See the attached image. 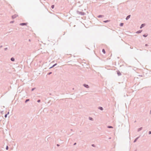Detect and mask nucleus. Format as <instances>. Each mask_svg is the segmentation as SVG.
Returning a JSON list of instances; mask_svg holds the SVG:
<instances>
[{"mask_svg":"<svg viewBox=\"0 0 151 151\" xmlns=\"http://www.w3.org/2000/svg\"><path fill=\"white\" fill-rule=\"evenodd\" d=\"M40 102V99H38L37 101V102L38 103H39Z\"/></svg>","mask_w":151,"mask_h":151,"instance_id":"nucleus-27","label":"nucleus"},{"mask_svg":"<svg viewBox=\"0 0 151 151\" xmlns=\"http://www.w3.org/2000/svg\"><path fill=\"white\" fill-rule=\"evenodd\" d=\"M102 52L104 53L105 54L106 53L105 50L104 49H103L102 50Z\"/></svg>","mask_w":151,"mask_h":151,"instance_id":"nucleus-18","label":"nucleus"},{"mask_svg":"<svg viewBox=\"0 0 151 151\" xmlns=\"http://www.w3.org/2000/svg\"><path fill=\"white\" fill-rule=\"evenodd\" d=\"M89 119L90 120H93V118L91 117H89Z\"/></svg>","mask_w":151,"mask_h":151,"instance_id":"nucleus-20","label":"nucleus"},{"mask_svg":"<svg viewBox=\"0 0 151 151\" xmlns=\"http://www.w3.org/2000/svg\"><path fill=\"white\" fill-rule=\"evenodd\" d=\"M142 129V127H141L138 129L137 130V131L139 132Z\"/></svg>","mask_w":151,"mask_h":151,"instance_id":"nucleus-11","label":"nucleus"},{"mask_svg":"<svg viewBox=\"0 0 151 151\" xmlns=\"http://www.w3.org/2000/svg\"><path fill=\"white\" fill-rule=\"evenodd\" d=\"M9 114V112H8L6 114L8 115V114Z\"/></svg>","mask_w":151,"mask_h":151,"instance_id":"nucleus-36","label":"nucleus"},{"mask_svg":"<svg viewBox=\"0 0 151 151\" xmlns=\"http://www.w3.org/2000/svg\"><path fill=\"white\" fill-rule=\"evenodd\" d=\"M29 41H30V39H29Z\"/></svg>","mask_w":151,"mask_h":151,"instance_id":"nucleus-41","label":"nucleus"},{"mask_svg":"<svg viewBox=\"0 0 151 151\" xmlns=\"http://www.w3.org/2000/svg\"><path fill=\"white\" fill-rule=\"evenodd\" d=\"M83 86L86 88H89V86L88 85L86 84H83Z\"/></svg>","mask_w":151,"mask_h":151,"instance_id":"nucleus-5","label":"nucleus"},{"mask_svg":"<svg viewBox=\"0 0 151 151\" xmlns=\"http://www.w3.org/2000/svg\"><path fill=\"white\" fill-rule=\"evenodd\" d=\"M148 34H144L143 35V36L145 37H146L148 36Z\"/></svg>","mask_w":151,"mask_h":151,"instance_id":"nucleus-15","label":"nucleus"},{"mask_svg":"<svg viewBox=\"0 0 151 151\" xmlns=\"http://www.w3.org/2000/svg\"><path fill=\"white\" fill-rule=\"evenodd\" d=\"M57 145L58 146H60V145L58 144Z\"/></svg>","mask_w":151,"mask_h":151,"instance_id":"nucleus-37","label":"nucleus"},{"mask_svg":"<svg viewBox=\"0 0 151 151\" xmlns=\"http://www.w3.org/2000/svg\"><path fill=\"white\" fill-rule=\"evenodd\" d=\"M130 17H131L130 15H128L127 17L126 18V19L127 20H128L130 18Z\"/></svg>","mask_w":151,"mask_h":151,"instance_id":"nucleus-9","label":"nucleus"},{"mask_svg":"<svg viewBox=\"0 0 151 151\" xmlns=\"http://www.w3.org/2000/svg\"><path fill=\"white\" fill-rule=\"evenodd\" d=\"M27 23H20L19 24V25L21 26L26 25H27Z\"/></svg>","mask_w":151,"mask_h":151,"instance_id":"nucleus-2","label":"nucleus"},{"mask_svg":"<svg viewBox=\"0 0 151 151\" xmlns=\"http://www.w3.org/2000/svg\"><path fill=\"white\" fill-rule=\"evenodd\" d=\"M150 114H151V110H150Z\"/></svg>","mask_w":151,"mask_h":151,"instance_id":"nucleus-39","label":"nucleus"},{"mask_svg":"<svg viewBox=\"0 0 151 151\" xmlns=\"http://www.w3.org/2000/svg\"><path fill=\"white\" fill-rule=\"evenodd\" d=\"M145 25V23L142 24L140 27V29H142V27H144Z\"/></svg>","mask_w":151,"mask_h":151,"instance_id":"nucleus-6","label":"nucleus"},{"mask_svg":"<svg viewBox=\"0 0 151 151\" xmlns=\"http://www.w3.org/2000/svg\"><path fill=\"white\" fill-rule=\"evenodd\" d=\"M148 133L149 134H151V131H149L148 132Z\"/></svg>","mask_w":151,"mask_h":151,"instance_id":"nucleus-31","label":"nucleus"},{"mask_svg":"<svg viewBox=\"0 0 151 151\" xmlns=\"http://www.w3.org/2000/svg\"><path fill=\"white\" fill-rule=\"evenodd\" d=\"M52 73V72H49V73H47V75H50V74H51Z\"/></svg>","mask_w":151,"mask_h":151,"instance_id":"nucleus-25","label":"nucleus"},{"mask_svg":"<svg viewBox=\"0 0 151 151\" xmlns=\"http://www.w3.org/2000/svg\"><path fill=\"white\" fill-rule=\"evenodd\" d=\"M109 21H110L109 20H107L104 21H103V22L104 23H107V22H109Z\"/></svg>","mask_w":151,"mask_h":151,"instance_id":"nucleus-14","label":"nucleus"},{"mask_svg":"<svg viewBox=\"0 0 151 151\" xmlns=\"http://www.w3.org/2000/svg\"><path fill=\"white\" fill-rule=\"evenodd\" d=\"M104 17V16L103 15H100L98 16V17L99 18H101V17Z\"/></svg>","mask_w":151,"mask_h":151,"instance_id":"nucleus-10","label":"nucleus"},{"mask_svg":"<svg viewBox=\"0 0 151 151\" xmlns=\"http://www.w3.org/2000/svg\"><path fill=\"white\" fill-rule=\"evenodd\" d=\"M5 50H8V48L7 47H6L4 49Z\"/></svg>","mask_w":151,"mask_h":151,"instance_id":"nucleus-29","label":"nucleus"},{"mask_svg":"<svg viewBox=\"0 0 151 151\" xmlns=\"http://www.w3.org/2000/svg\"><path fill=\"white\" fill-rule=\"evenodd\" d=\"M116 72L118 76H120L121 75V73L119 70H117Z\"/></svg>","mask_w":151,"mask_h":151,"instance_id":"nucleus-4","label":"nucleus"},{"mask_svg":"<svg viewBox=\"0 0 151 151\" xmlns=\"http://www.w3.org/2000/svg\"><path fill=\"white\" fill-rule=\"evenodd\" d=\"M29 101V99H26L25 101V103H27L28 101Z\"/></svg>","mask_w":151,"mask_h":151,"instance_id":"nucleus-16","label":"nucleus"},{"mask_svg":"<svg viewBox=\"0 0 151 151\" xmlns=\"http://www.w3.org/2000/svg\"><path fill=\"white\" fill-rule=\"evenodd\" d=\"M111 137H109V139H111Z\"/></svg>","mask_w":151,"mask_h":151,"instance_id":"nucleus-40","label":"nucleus"},{"mask_svg":"<svg viewBox=\"0 0 151 151\" xmlns=\"http://www.w3.org/2000/svg\"><path fill=\"white\" fill-rule=\"evenodd\" d=\"M7 115L6 114H5L4 116V117L5 118H6L7 117Z\"/></svg>","mask_w":151,"mask_h":151,"instance_id":"nucleus-30","label":"nucleus"},{"mask_svg":"<svg viewBox=\"0 0 151 151\" xmlns=\"http://www.w3.org/2000/svg\"><path fill=\"white\" fill-rule=\"evenodd\" d=\"M107 128H113V127L111 126H107Z\"/></svg>","mask_w":151,"mask_h":151,"instance_id":"nucleus-17","label":"nucleus"},{"mask_svg":"<svg viewBox=\"0 0 151 151\" xmlns=\"http://www.w3.org/2000/svg\"><path fill=\"white\" fill-rule=\"evenodd\" d=\"M14 21H12L10 22V23H13L14 22Z\"/></svg>","mask_w":151,"mask_h":151,"instance_id":"nucleus-24","label":"nucleus"},{"mask_svg":"<svg viewBox=\"0 0 151 151\" xmlns=\"http://www.w3.org/2000/svg\"><path fill=\"white\" fill-rule=\"evenodd\" d=\"M57 65V63H56L53 65V66L55 67Z\"/></svg>","mask_w":151,"mask_h":151,"instance_id":"nucleus-28","label":"nucleus"},{"mask_svg":"<svg viewBox=\"0 0 151 151\" xmlns=\"http://www.w3.org/2000/svg\"><path fill=\"white\" fill-rule=\"evenodd\" d=\"M142 31V30H140L137 31L136 33L137 34H139Z\"/></svg>","mask_w":151,"mask_h":151,"instance_id":"nucleus-7","label":"nucleus"},{"mask_svg":"<svg viewBox=\"0 0 151 151\" xmlns=\"http://www.w3.org/2000/svg\"><path fill=\"white\" fill-rule=\"evenodd\" d=\"M140 136H139V137H137L134 140L133 142L134 143H135V142L137 141V140H138V139L139 138Z\"/></svg>","mask_w":151,"mask_h":151,"instance_id":"nucleus-8","label":"nucleus"},{"mask_svg":"<svg viewBox=\"0 0 151 151\" xmlns=\"http://www.w3.org/2000/svg\"><path fill=\"white\" fill-rule=\"evenodd\" d=\"M10 60L12 61H15V59L14 57L11 58Z\"/></svg>","mask_w":151,"mask_h":151,"instance_id":"nucleus-13","label":"nucleus"},{"mask_svg":"<svg viewBox=\"0 0 151 151\" xmlns=\"http://www.w3.org/2000/svg\"><path fill=\"white\" fill-rule=\"evenodd\" d=\"M145 46H148V45L147 44H146L145 45Z\"/></svg>","mask_w":151,"mask_h":151,"instance_id":"nucleus-34","label":"nucleus"},{"mask_svg":"<svg viewBox=\"0 0 151 151\" xmlns=\"http://www.w3.org/2000/svg\"><path fill=\"white\" fill-rule=\"evenodd\" d=\"M54 5H52L51 6V8L52 9H53L54 7Z\"/></svg>","mask_w":151,"mask_h":151,"instance_id":"nucleus-21","label":"nucleus"},{"mask_svg":"<svg viewBox=\"0 0 151 151\" xmlns=\"http://www.w3.org/2000/svg\"><path fill=\"white\" fill-rule=\"evenodd\" d=\"M53 67H54V66H53V65H52V66H51V67H50V68H50H50H53Z\"/></svg>","mask_w":151,"mask_h":151,"instance_id":"nucleus-32","label":"nucleus"},{"mask_svg":"<svg viewBox=\"0 0 151 151\" xmlns=\"http://www.w3.org/2000/svg\"><path fill=\"white\" fill-rule=\"evenodd\" d=\"M134 151H136V150H135Z\"/></svg>","mask_w":151,"mask_h":151,"instance_id":"nucleus-43","label":"nucleus"},{"mask_svg":"<svg viewBox=\"0 0 151 151\" xmlns=\"http://www.w3.org/2000/svg\"><path fill=\"white\" fill-rule=\"evenodd\" d=\"M91 146L93 147H95V145L94 144H92Z\"/></svg>","mask_w":151,"mask_h":151,"instance_id":"nucleus-26","label":"nucleus"},{"mask_svg":"<svg viewBox=\"0 0 151 151\" xmlns=\"http://www.w3.org/2000/svg\"><path fill=\"white\" fill-rule=\"evenodd\" d=\"M136 122V121H135L134 122Z\"/></svg>","mask_w":151,"mask_h":151,"instance_id":"nucleus-42","label":"nucleus"},{"mask_svg":"<svg viewBox=\"0 0 151 151\" xmlns=\"http://www.w3.org/2000/svg\"><path fill=\"white\" fill-rule=\"evenodd\" d=\"M124 25V23H121L120 24V25H119V26H120V27H122V26Z\"/></svg>","mask_w":151,"mask_h":151,"instance_id":"nucleus-19","label":"nucleus"},{"mask_svg":"<svg viewBox=\"0 0 151 151\" xmlns=\"http://www.w3.org/2000/svg\"><path fill=\"white\" fill-rule=\"evenodd\" d=\"M3 47V46L2 45H1L0 46V48H1L2 47Z\"/></svg>","mask_w":151,"mask_h":151,"instance_id":"nucleus-38","label":"nucleus"},{"mask_svg":"<svg viewBox=\"0 0 151 151\" xmlns=\"http://www.w3.org/2000/svg\"><path fill=\"white\" fill-rule=\"evenodd\" d=\"M76 142H75V143H74L73 145H76Z\"/></svg>","mask_w":151,"mask_h":151,"instance_id":"nucleus-35","label":"nucleus"},{"mask_svg":"<svg viewBox=\"0 0 151 151\" xmlns=\"http://www.w3.org/2000/svg\"><path fill=\"white\" fill-rule=\"evenodd\" d=\"M53 67H54V66H53V65H52V66H51V67H50V68H50H50H53Z\"/></svg>","mask_w":151,"mask_h":151,"instance_id":"nucleus-33","label":"nucleus"},{"mask_svg":"<svg viewBox=\"0 0 151 151\" xmlns=\"http://www.w3.org/2000/svg\"><path fill=\"white\" fill-rule=\"evenodd\" d=\"M18 16V15L17 14H15L13 15L12 16V18L13 19H14L15 18H16Z\"/></svg>","mask_w":151,"mask_h":151,"instance_id":"nucleus-3","label":"nucleus"},{"mask_svg":"<svg viewBox=\"0 0 151 151\" xmlns=\"http://www.w3.org/2000/svg\"><path fill=\"white\" fill-rule=\"evenodd\" d=\"M36 89V88H32L31 89V91H33L34 90H35V89Z\"/></svg>","mask_w":151,"mask_h":151,"instance_id":"nucleus-23","label":"nucleus"},{"mask_svg":"<svg viewBox=\"0 0 151 151\" xmlns=\"http://www.w3.org/2000/svg\"><path fill=\"white\" fill-rule=\"evenodd\" d=\"M98 109L100 110H103V108L102 107H101V106H99V107H98Z\"/></svg>","mask_w":151,"mask_h":151,"instance_id":"nucleus-12","label":"nucleus"},{"mask_svg":"<svg viewBox=\"0 0 151 151\" xmlns=\"http://www.w3.org/2000/svg\"><path fill=\"white\" fill-rule=\"evenodd\" d=\"M76 12H77V14H80V15H84L86 14V13L84 12H80L79 11H77Z\"/></svg>","mask_w":151,"mask_h":151,"instance_id":"nucleus-1","label":"nucleus"},{"mask_svg":"<svg viewBox=\"0 0 151 151\" xmlns=\"http://www.w3.org/2000/svg\"><path fill=\"white\" fill-rule=\"evenodd\" d=\"M8 149H9V147L7 145L6 147V150H8Z\"/></svg>","mask_w":151,"mask_h":151,"instance_id":"nucleus-22","label":"nucleus"}]
</instances>
